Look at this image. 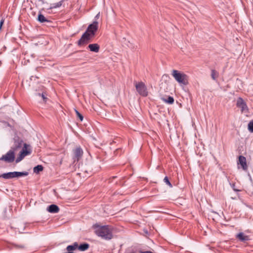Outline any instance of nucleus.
Returning <instances> with one entry per match:
<instances>
[{"label":"nucleus","instance_id":"f257e3e1","mask_svg":"<svg viewBox=\"0 0 253 253\" xmlns=\"http://www.w3.org/2000/svg\"><path fill=\"white\" fill-rule=\"evenodd\" d=\"M22 150L19 152V156L15 159L16 163H18L22 161L24 158L31 153V150L28 149L27 147L29 146L26 143H24L22 140L20 139L19 138L14 139V142L13 146L11 148L15 152H16L19 149H21L22 146Z\"/></svg>","mask_w":253,"mask_h":253},{"label":"nucleus","instance_id":"f03ea898","mask_svg":"<svg viewBox=\"0 0 253 253\" xmlns=\"http://www.w3.org/2000/svg\"><path fill=\"white\" fill-rule=\"evenodd\" d=\"M95 234L105 240H110L113 238L112 230L108 225L100 226L94 225Z\"/></svg>","mask_w":253,"mask_h":253},{"label":"nucleus","instance_id":"7ed1b4c3","mask_svg":"<svg viewBox=\"0 0 253 253\" xmlns=\"http://www.w3.org/2000/svg\"><path fill=\"white\" fill-rule=\"evenodd\" d=\"M171 75L180 84L186 85L188 84L189 77L184 73L176 70H173L171 72Z\"/></svg>","mask_w":253,"mask_h":253},{"label":"nucleus","instance_id":"20e7f679","mask_svg":"<svg viewBox=\"0 0 253 253\" xmlns=\"http://www.w3.org/2000/svg\"><path fill=\"white\" fill-rule=\"evenodd\" d=\"M29 174L27 171H13L4 173L0 175V177H2L5 179H9L15 177H19L20 176H27Z\"/></svg>","mask_w":253,"mask_h":253},{"label":"nucleus","instance_id":"39448f33","mask_svg":"<svg viewBox=\"0 0 253 253\" xmlns=\"http://www.w3.org/2000/svg\"><path fill=\"white\" fill-rule=\"evenodd\" d=\"M84 151L80 146H76L73 149V160L74 163L78 162L82 158Z\"/></svg>","mask_w":253,"mask_h":253},{"label":"nucleus","instance_id":"423d86ee","mask_svg":"<svg viewBox=\"0 0 253 253\" xmlns=\"http://www.w3.org/2000/svg\"><path fill=\"white\" fill-rule=\"evenodd\" d=\"M135 86L137 91L140 95L145 97L148 95L147 87L144 83L142 82H135Z\"/></svg>","mask_w":253,"mask_h":253},{"label":"nucleus","instance_id":"0eeeda50","mask_svg":"<svg viewBox=\"0 0 253 253\" xmlns=\"http://www.w3.org/2000/svg\"><path fill=\"white\" fill-rule=\"evenodd\" d=\"M15 153L13 149H10L5 155H2L0 158V160L4 161L8 163H11L15 160Z\"/></svg>","mask_w":253,"mask_h":253},{"label":"nucleus","instance_id":"6e6552de","mask_svg":"<svg viewBox=\"0 0 253 253\" xmlns=\"http://www.w3.org/2000/svg\"><path fill=\"white\" fill-rule=\"evenodd\" d=\"M98 22L97 21H94L92 24L88 25L85 32H87V33L93 38L95 35V33L98 30Z\"/></svg>","mask_w":253,"mask_h":253},{"label":"nucleus","instance_id":"1a4fd4ad","mask_svg":"<svg viewBox=\"0 0 253 253\" xmlns=\"http://www.w3.org/2000/svg\"><path fill=\"white\" fill-rule=\"evenodd\" d=\"M92 38L87 32H84L78 41V45L80 46L86 45L90 42Z\"/></svg>","mask_w":253,"mask_h":253},{"label":"nucleus","instance_id":"9d476101","mask_svg":"<svg viewBox=\"0 0 253 253\" xmlns=\"http://www.w3.org/2000/svg\"><path fill=\"white\" fill-rule=\"evenodd\" d=\"M236 106L241 109L242 113L249 112V108L246 102L242 97H239L237 100Z\"/></svg>","mask_w":253,"mask_h":253},{"label":"nucleus","instance_id":"9b49d317","mask_svg":"<svg viewBox=\"0 0 253 253\" xmlns=\"http://www.w3.org/2000/svg\"><path fill=\"white\" fill-rule=\"evenodd\" d=\"M238 164H240L242 169L246 170L248 169L246 158L243 156H239Z\"/></svg>","mask_w":253,"mask_h":253},{"label":"nucleus","instance_id":"f8f14e48","mask_svg":"<svg viewBox=\"0 0 253 253\" xmlns=\"http://www.w3.org/2000/svg\"><path fill=\"white\" fill-rule=\"evenodd\" d=\"M87 48L92 52L97 53L99 52L100 46L97 43L89 44Z\"/></svg>","mask_w":253,"mask_h":253},{"label":"nucleus","instance_id":"ddd939ff","mask_svg":"<svg viewBox=\"0 0 253 253\" xmlns=\"http://www.w3.org/2000/svg\"><path fill=\"white\" fill-rule=\"evenodd\" d=\"M47 211L50 213H57L59 211V208L57 205L52 204L47 207Z\"/></svg>","mask_w":253,"mask_h":253},{"label":"nucleus","instance_id":"4468645a","mask_svg":"<svg viewBox=\"0 0 253 253\" xmlns=\"http://www.w3.org/2000/svg\"><path fill=\"white\" fill-rule=\"evenodd\" d=\"M236 238L241 242H245L249 240V237L245 235L243 232H240L236 235Z\"/></svg>","mask_w":253,"mask_h":253},{"label":"nucleus","instance_id":"2eb2a0df","mask_svg":"<svg viewBox=\"0 0 253 253\" xmlns=\"http://www.w3.org/2000/svg\"><path fill=\"white\" fill-rule=\"evenodd\" d=\"M78 244L77 242H75L73 245H69L67 247L66 250L68 253H73V251L78 249Z\"/></svg>","mask_w":253,"mask_h":253},{"label":"nucleus","instance_id":"dca6fc26","mask_svg":"<svg viewBox=\"0 0 253 253\" xmlns=\"http://www.w3.org/2000/svg\"><path fill=\"white\" fill-rule=\"evenodd\" d=\"M63 1H64V0H62L57 3L50 4V6L48 8H47V9L50 10V9H52L59 8L62 5Z\"/></svg>","mask_w":253,"mask_h":253},{"label":"nucleus","instance_id":"f3484780","mask_svg":"<svg viewBox=\"0 0 253 253\" xmlns=\"http://www.w3.org/2000/svg\"><path fill=\"white\" fill-rule=\"evenodd\" d=\"M38 20L40 23H43V22H50L51 21L50 20H48L43 15H42L41 13L39 14L38 17Z\"/></svg>","mask_w":253,"mask_h":253},{"label":"nucleus","instance_id":"a211bd4d","mask_svg":"<svg viewBox=\"0 0 253 253\" xmlns=\"http://www.w3.org/2000/svg\"><path fill=\"white\" fill-rule=\"evenodd\" d=\"M89 245L87 243H84L78 246V249L80 251H85L89 248Z\"/></svg>","mask_w":253,"mask_h":253},{"label":"nucleus","instance_id":"6ab92c4d","mask_svg":"<svg viewBox=\"0 0 253 253\" xmlns=\"http://www.w3.org/2000/svg\"><path fill=\"white\" fill-rule=\"evenodd\" d=\"M43 170V167L42 165H38L34 168L33 171L34 173H38Z\"/></svg>","mask_w":253,"mask_h":253},{"label":"nucleus","instance_id":"aec40b11","mask_svg":"<svg viewBox=\"0 0 253 253\" xmlns=\"http://www.w3.org/2000/svg\"><path fill=\"white\" fill-rule=\"evenodd\" d=\"M218 76V74L215 70H211V76L213 80H216Z\"/></svg>","mask_w":253,"mask_h":253},{"label":"nucleus","instance_id":"412c9836","mask_svg":"<svg viewBox=\"0 0 253 253\" xmlns=\"http://www.w3.org/2000/svg\"><path fill=\"white\" fill-rule=\"evenodd\" d=\"M163 100L169 104H171L174 102V99L172 96H169L168 99H163Z\"/></svg>","mask_w":253,"mask_h":253},{"label":"nucleus","instance_id":"4be33fe9","mask_svg":"<svg viewBox=\"0 0 253 253\" xmlns=\"http://www.w3.org/2000/svg\"><path fill=\"white\" fill-rule=\"evenodd\" d=\"M248 129L253 132V121H250L248 124Z\"/></svg>","mask_w":253,"mask_h":253},{"label":"nucleus","instance_id":"5701e85b","mask_svg":"<svg viewBox=\"0 0 253 253\" xmlns=\"http://www.w3.org/2000/svg\"><path fill=\"white\" fill-rule=\"evenodd\" d=\"M164 181L166 183V184L169 185L170 187H172V184L170 182V181L167 176L165 177V178L164 179Z\"/></svg>","mask_w":253,"mask_h":253},{"label":"nucleus","instance_id":"b1692460","mask_svg":"<svg viewBox=\"0 0 253 253\" xmlns=\"http://www.w3.org/2000/svg\"><path fill=\"white\" fill-rule=\"evenodd\" d=\"M75 112H76L77 116L79 118L80 121H82L84 119L83 116L81 114H80V112L79 111H78L77 110H76Z\"/></svg>","mask_w":253,"mask_h":253},{"label":"nucleus","instance_id":"393cba45","mask_svg":"<svg viewBox=\"0 0 253 253\" xmlns=\"http://www.w3.org/2000/svg\"><path fill=\"white\" fill-rule=\"evenodd\" d=\"M100 17V12L98 13L94 17V21H97Z\"/></svg>","mask_w":253,"mask_h":253},{"label":"nucleus","instance_id":"a878e982","mask_svg":"<svg viewBox=\"0 0 253 253\" xmlns=\"http://www.w3.org/2000/svg\"><path fill=\"white\" fill-rule=\"evenodd\" d=\"M41 96H42L43 101H44L45 102L47 99V98L44 96V95L43 93H42L41 94Z\"/></svg>","mask_w":253,"mask_h":253},{"label":"nucleus","instance_id":"bb28decb","mask_svg":"<svg viewBox=\"0 0 253 253\" xmlns=\"http://www.w3.org/2000/svg\"><path fill=\"white\" fill-rule=\"evenodd\" d=\"M40 1H41L42 4L46 3L43 0H40Z\"/></svg>","mask_w":253,"mask_h":253}]
</instances>
